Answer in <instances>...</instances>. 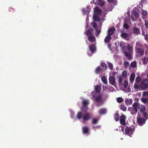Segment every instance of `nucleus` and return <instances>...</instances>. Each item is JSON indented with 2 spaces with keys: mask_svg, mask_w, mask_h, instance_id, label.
I'll use <instances>...</instances> for the list:
<instances>
[{
  "mask_svg": "<svg viewBox=\"0 0 148 148\" xmlns=\"http://www.w3.org/2000/svg\"><path fill=\"white\" fill-rule=\"evenodd\" d=\"M121 109L124 111H125L126 110L127 108L124 105H121Z\"/></svg>",
  "mask_w": 148,
  "mask_h": 148,
  "instance_id": "de8ad7c7",
  "label": "nucleus"
},
{
  "mask_svg": "<svg viewBox=\"0 0 148 148\" xmlns=\"http://www.w3.org/2000/svg\"><path fill=\"white\" fill-rule=\"evenodd\" d=\"M136 66V63L135 61L132 62L131 64V66L133 68L135 67Z\"/></svg>",
  "mask_w": 148,
  "mask_h": 148,
  "instance_id": "ea45409f",
  "label": "nucleus"
},
{
  "mask_svg": "<svg viewBox=\"0 0 148 148\" xmlns=\"http://www.w3.org/2000/svg\"><path fill=\"white\" fill-rule=\"evenodd\" d=\"M135 77V74L134 73H132L130 76V82L131 83H133Z\"/></svg>",
  "mask_w": 148,
  "mask_h": 148,
  "instance_id": "b1692460",
  "label": "nucleus"
},
{
  "mask_svg": "<svg viewBox=\"0 0 148 148\" xmlns=\"http://www.w3.org/2000/svg\"><path fill=\"white\" fill-rule=\"evenodd\" d=\"M98 112L100 114H104L106 113V110L105 108H102L100 109L99 110Z\"/></svg>",
  "mask_w": 148,
  "mask_h": 148,
  "instance_id": "4be33fe9",
  "label": "nucleus"
},
{
  "mask_svg": "<svg viewBox=\"0 0 148 148\" xmlns=\"http://www.w3.org/2000/svg\"><path fill=\"white\" fill-rule=\"evenodd\" d=\"M104 69H101L99 66H98L95 70V72L97 73H100L104 71Z\"/></svg>",
  "mask_w": 148,
  "mask_h": 148,
  "instance_id": "2eb2a0df",
  "label": "nucleus"
},
{
  "mask_svg": "<svg viewBox=\"0 0 148 148\" xmlns=\"http://www.w3.org/2000/svg\"><path fill=\"white\" fill-rule=\"evenodd\" d=\"M140 87L142 89L148 88V79H144L140 84Z\"/></svg>",
  "mask_w": 148,
  "mask_h": 148,
  "instance_id": "20e7f679",
  "label": "nucleus"
},
{
  "mask_svg": "<svg viewBox=\"0 0 148 148\" xmlns=\"http://www.w3.org/2000/svg\"><path fill=\"white\" fill-rule=\"evenodd\" d=\"M133 102V101L132 99H130L129 100L128 99H126L125 101V103L126 105L130 104H132Z\"/></svg>",
  "mask_w": 148,
  "mask_h": 148,
  "instance_id": "c756f323",
  "label": "nucleus"
},
{
  "mask_svg": "<svg viewBox=\"0 0 148 148\" xmlns=\"http://www.w3.org/2000/svg\"><path fill=\"white\" fill-rule=\"evenodd\" d=\"M128 36V34L125 32L122 33L121 34V37L125 39H126V38Z\"/></svg>",
  "mask_w": 148,
  "mask_h": 148,
  "instance_id": "a878e982",
  "label": "nucleus"
},
{
  "mask_svg": "<svg viewBox=\"0 0 148 148\" xmlns=\"http://www.w3.org/2000/svg\"><path fill=\"white\" fill-rule=\"evenodd\" d=\"M100 126H94L93 127V128L94 129H99V128H100Z\"/></svg>",
  "mask_w": 148,
  "mask_h": 148,
  "instance_id": "13d9d810",
  "label": "nucleus"
},
{
  "mask_svg": "<svg viewBox=\"0 0 148 148\" xmlns=\"http://www.w3.org/2000/svg\"><path fill=\"white\" fill-rule=\"evenodd\" d=\"M96 31L95 32V35L97 37L98 35L100 33L101 31L99 29H96Z\"/></svg>",
  "mask_w": 148,
  "mask_h": 148,
  "instance_id": "79ce46f5",
  "label": "nucleus"
},
{
  "mask_svg": "<svg viewBox=\"0 0 148 148\" xmlns=\"http://www.w3.org/2000/svg\"><path fill=\"white\" fill-rule=\"evenodd\" d=\"M142 34L145 36V40L148 41V34H147V32L145 34V32L143 30Z\"/></svg>",
  "mask_w": 148,
  "mask_h": 148,
  "instance_id": "c85d7f7f",
  "label": "nucleus"
},
{
  "mask_svg": "<svg viewBox=\"0 0 148 148\" xmlns=\"http://www.w3.org/2000/svg\"><path fill=\"white\" fill-rule=\"evenodd\" d=\"M100 67L101 69H104V71L106 70V65L104 63H102L101 64Z\"/></svg>",
  "mask_w": 148,
  "mask_h": 148,
  "instance_id": "72a5a7b5",
  "label": "nucleus"
},
{
  "mask_svg": "<svg viewBox=\"0 0 148 148\" xmlns=\"http://www.w3.org/2000/svg\"><path fill=\"white\" fill-rule=\"evenodd\" d=\"M99 119L96 118H93L92 120V124H96L97 123Z\"/></svg>",
  "mask_w": 148,
  "mask_h": 148,
  "instance_id": "e433bc0d",
  "label": "nucleus"
},
{
  "mask_svg": "<svg viewBox=\"0 0 148 148\" xmlns=\"http://www.w3.org/2000/svg\"><path fill=\"white\" fill-rule=\"evenodd\" d=\"M122 75L124 77H126L127 76V73L126 71H123L122 73Z\"/></svg>",
  "mask_w": 148,
  "mask_h": 148,
  "instance_id": "603ef678",
  "label": "nucleus"
},
{
  "mask_svg": "<svg viewBox=\"0 0 148 148\" xmlns=\"http://www.w3.org/2000/svg\"><path fill=\"white\" fill-rule=\"evenodd\" d=\"M88 40L90 42H93L95 41L96 38L95 36L93 35L89 36L88 37Z\"/></svg>",
  "mask_w": 148,
  "mask_h": 148,
  "instance_id": "dca6fc26",
  "label": "nucleus"
},
{
  "mask_svg": "<svg viewBox=\"0 0 148 148\" xmlns=\"http://www.w3.org/2000/svg\"><path fill=\"white\" fill-rule=\"evenodd\" d=\"M148 96V91L144 92L142 95V97H145Z\"/></svg>",
  "mask_w": 148,
  "mask_h": 148,
  "instance_id": "37998d69",
  "label": "nucleus"
},
{
  "mask_svg": "<svg viewBox=\"0 0 148 148\" xmlns=\"http://www.w3.org/2000/svg\"><path fill=\"white\" fill-rule=\"evenodd\" d=\"M101 79L103 82L105 84H107V81L106 77L105 76H103L101 78Z\"/></svg>",
  "mask_w": 148,
  "mask_h": 148,
  "instance_id": "c9c22d12",
  "label": "nucleus"
},
{
  "mask_svg": "<svg viewBox=\"0 0 148 148\" xmlns=\"http://www.w3.org/2000/svg\"><path fill=\"white\" fill-rule=\"evenodd\" d=\"M124 65L125 67H127L129 65V63L127 61H125L124 63Z\"/></svg>",
  "mask_w": 148,
  "mask_h": 148,
  "instance_id": "5fc2aeb1",
  "label": "nucleus"
},
{
  "mask_svg": "<svg viewBox=\"0 0 148 148\" xmlns=\"http://www.w3.org/2000/svg\"><path fill=\"white\" fill-rule=\"evenodd\" d=\"M108 66L110 69L111 70H112L113 68V64L111 63H108Z\"/></svg>",
  "mask_w": 148,
  "mask_h": 148,
  "instance_id": "49530a36",
  "label": "nucleus"
},
{
  "mask_svg": "<svg viewBox=\"0 0 148 148\" xmlns=\"http://www.w3.org/2000/svg\"><path fill=\"white\" fill-rule=\"evenodd\" d=\"M136 52L137 54L139 56H142L144 55V49L143 48H138L135 49Z\"/></svg>",
  "mask_w": 148,
  "mask_h": 148,
  "instance_id": "423d86ee",
  "label": "nucleus"
},
{
  "mask_svg": "<svg viewBox=\"0 0 148 148\" xmlns=\"http://www.w3.org/2000/svg\"><path fill=\"white\" fill-rule=\"evenodd\" d=\"M88 31L89 32V34L90 35H93V30L91 28H90L89 29H88Z\"/></svg>",
  "mask_w": 148,
  "mask_h": 148,
  "instance_id": "864d4df0",
  "label": "nucleus"
},
{
  "mask_svg": "<svg viewBox=\"0 0 148 148\" xmlns=\"http://www.w3.org/2000/svg\"><path fill=\"white\" fill-rule=\"evenodd\" d=\"M83 114L82 112H78L77 115V117L78 119H79L82 118Z\"/></svg>",
  "mask_w": 148,
  "mask_h": 148,
  "instance_id": "473e14b6",
  "label": "nucleus"
},
{
  "mask_svg": "<svg viewBox=\"0 0 148 148\" xmlns=\"http://www.w3.org/2000/svg\"><path fill=\"white\" fill-rule=\"evenodd\" d=\"M9 10L11 12H14L15 11V9L12 8H9Z\"/></svg>",
  "mask_w": 148,
  "mask_h": 148,
  "instance_id": "6e6d98bb",
  "label": "nucleus"
},
{
  "mask_svg": "<svg viewBox=\"0 0 148 148\" xmlns=\"http://www.w3.org/2000/svg\"><path fill=\"white\" fill-rule=\"evenodd\" d=\"M99 15L94 14V15H93V20L95 21H100V20H101L99 16Z\"/></svg>",
  "mask_w": 148,
  "mask_h": 148,
  "instance_id": "412c9836",
  "label": "nucleus"
},
{
  "mask_svg": "<svg viewBox=\"0 0 148 148\" xmlns=\"http://www.w3.org/2000/svg\"><path fill=\"white\" fill-rule=\"evenodd\" d=\"M132 31L133 33L138 35L140 34V32L139 28L136 27H134L133 28Z\"/></svg>",
  "mask_w": 148,
  "mask_h": 148,
  "instance_id": "ddd939ff",
  "label": "nucleus"
},
{
  "mask_svg": "<svg viewBox=\"0 0 148 148\" xmlns=\"http://www.w3.org/2000/svg\"><path fill=\"white\" fill-rule=\"evenodd\" d=\"M141 14L142 15V18L144 19L145 18V17L148 15V12L147 11L142 10Z\"/></svg>",
  "mask_w": 148,
  "mask_h": 148,
  "instance_id": "f3484780",
  "label": "nucleus"
},
{
  "mask_svg": "<svg viewBox=\"0 0 148 148\" xmlns=\"http://www.w3.org/2000/svg\"><path fill=\"white\" fill-rule=\"evenodd\" d=\"M141 100L142 102L144 103H147L148 104V99L147 98H144L143 97L141 99Z\"/></svg>",
  "mask_w": 148,
  "mask_h": 148,
  "instance_id": "f704fd0d",
  "label": "nucleus"
},
{
  "mask_svg": "<svg viewBox=\"0 0 148 148\" xmlns=\"http://www.w3.org/2000/svg\"><path fill=\"white\" fill-rule=\"evenodd\" d=\"M133 14L135 17L137 18L138 16V12L136 11H134L133 12Z\"/></svg>",
  "mask_w": 148,
  "mask_h": 148,
  "instance_id": "8fccbe9b",
  "label": "nucleus"
},
{
  "mask_svg": "<svg viewBox=\"0 0 148 148\" xmlns=\"http://www.w3.org/2000/svg\"><path fill=\"white\" fill-rule=\"evenodd\" d=\"M129 26L127 23H124L123 25V27L126 29H127L129 28Z\"/></svg>",
  "mask_w": 148,
  "mask_h": 148,
  "instance_id": "09e8293b",
  "label": "nucleus"
},
{
  "mask_svg": "<svg viewBox=\"0 0 148 148\" xmlns=\"http://www.w3.org/2000/svg\"><path fill=\"white\" fill-rule=\"evenodd\" d=\"M81 110L83 112H86L88 110L87 106H83L81 108Z\"/></svg>",
  "mask_w": 148,
  "mask_h": 148,
  "instance_id": "58836bf2",
  "label": "nucleus"
},
{
  "mask_svg": "<svg viewBox=\"0 0 148 148\" xmlns=\"http://www.w3.org/2000/svg\"><path fill=\"white\" fill-rule=\"evenodd\" d=\"M102 88L103 90H105L106 89V86H103Z\"/></svg>",
  "mask_w": 148,
  "mask_h": 148,
  "instance_id": "bf43d9fd",
  "label": "nucleus"
},
{
  "mask_svg": "<svg viewBox=\"0 0 148 148\" xmlns=\"http://www.w3.org/2000/svg\"><path fill=\"white\" fill-rule=\"evenodd\" d=\"M93 2H94L95 4H98L100 6H102L104 5V3L101 0H96V3L95 2V0L93 1Z\"/></svg>",
  "mask_w": 148,
  "mask_h": 148,
  "instance_id": "6ab92c4d",
  "label": "nucleus"
},
{
  "mask_svg": "<svg viewBox=\"0 0 148 148\" xmlns=\"http://www.w3.org/2000/svg\"><path fill=\"white\" fill-rule=\"evenodd\" d=\"M134 129L130 127H128L127 126H126L125 129V134L130 136H131L134 131Z\"/></svg>",
  "mask_w": 148,
  "mask_h": 148,
  "instance_id": "7ed1b4c3",
  "label": "nucleus"
},
{
  "mask_svg": "<svg viewBox=\"0 0 148 148\" xmlns=\"http://www.w3.org/2000/svg\"><path fill=\"white\" fill-rule=\"evenodd\" d=\"M147 77H148V74H147Z\"/></svg>",
  "mask_w": 148,
  "mask_h": 148,
  "instance_id": "0e129e2a",
  "label": "nucleus"
},
{
  "mask_svg": "<svg viewBox=\"0 0 148 148\" xmlns=\"http://www.w3.org/2000/svg\"><path fill=\"white\" fill-rule=\"evenodd\" d=\"M118 81L119 86H123V79L121 77H119L118 79Z\"/></svg>",
  "mask_w": 148,
  "mask_h": 148,
  "instance_id": "cd10ccee",
  "label": "nucleus"
},
{
  "mask_svg": "<svg viewBox=\"0 0 148 148\" xmlns=\"http://www.w3.org/2000/svg\"><path fill=\"white\" fill-rule=\"evenodd\" d=\"M110 45H108V47H110Z\"/></svg>",
  "mask_w": 148,
  "mask_h": 148,
  "instance_id": "e2e57ef3",
  "label": "nucleus"
},
{
  "mask_svg": "<svg viewBox=\"0 0 148 148\" xmlns=\"http://www.w3.org/2000/svg\"><path fill=\"white\" fill-rule=\"evenodd\" d=\"M145 106L140 104L137 103H134L132 105V107H129L128 110L130 111L131 114H136L138 111V116L137 117V121L140 126H142L146 122L148 119V115L145 112Z\"/></svg>",
  "mask_w": 148,
  "mask_h": 148,
  "instance_id": "f257e3e1",
  "label": "nucleus"
},
{
  "mask_svg": "<svg viewBox=\"0 0 148 148\" xmlns=\"http://www.w3.org/2000/svg\"><path fill=\"white\" fill-rule=\"evenodd\" d=\"M83 132L84 134L87 133L89 131V129L86 126H84L82 128Z\"/></svg>",
  "mask_w": 148,
  "mask_h": 148,
  "instance_id": "393cba45",
  "label": "nucleus"
},
{
  "mask_svg": "<svg viewBox=\"0 0 148 148\" xmlns=\"http://www.w3.org/2000/svg\"><path fill=\"white\" fill-rule=\"evenodd\" d=\"M141 78L140 77H137L136 79L135 83H139L141 81Z\"/></svg>",
  "mask_w": 148,
  "mask_h": 148,
  "instance_id": "4c0bfd02",
  "label": "nucleus"
},
{
  "mask_svg": "<svg viewBox=\"0 0 148 148\" xmlns=\"http://www.w3.org/2000/svg\"><path fill=\"white\" fill-rule=\"evenodd\" d=\"M143 48V45L140 42H136V44L135 49L138 48Z\"/></svg>",
  "mask_w": 148,
  "mask_h": 148,
  "instance_id": "a211bd4d",
  "label": "nucleus"
},
{
  "mask_svg": "<svg viewBox=\"0 0 148 148\" xmlns=\"http://www.w3.org/2000/svg\"><path fill=\"white\" fill-rule=\"evenodd\" d=\"M142 61L143 62V64H146L148 62V58L146 57L142 58Z\"/></svg>",
  "mask_w": 148,
  "mask_h": 148,
  "instance_id": "7c9ffc66",
  "label": "nucleus"
},
{
  "mask_svg": "<svg viewBox=\"0 0 148 148\" xmlns=\"http://www.w3.org/2000/svg\"><path fill=\"white\" fill-rule=\"evenodd\" d=\"M112 37L108 35L105 38L104 41L106 43H108L112 39Z\"/></svg>",
  "mask_w": 148,
  "mask_h": 148,
  "instance_id": "aec40b11",
  "label": "nucleus"
},
{
  "mask_svg": "<svg viewBox=\"0 0 148 148\" xmlns=\"http://www.w3.org/2000/svg\"><path fill=\"white\" fill-rule=\"evenodd\" d=\"M101 89L100 86L99 85H97L95 87V90L92 91L91 94H97V93L99 94Z\"/></svg>",
  "mask_w": 148,
  "mask_h": 148,
  "instance_id": "6e6552de",
  "label": "nucleus"
},
{
  "mask_svg": "<svg viewBox=\"0 0 148 148\" xmlns=\"http://www.w3.org/2000/svg\"><path fill=\"white\" fill-rule=\"evenodd\" d=\"M92 96V99H94V101L97 102H99L101 101L102 99L101 96L99 94L97 95V94H91Z\"/></svg>",
  "mask_w": 148,
  "mask_h": 148,
  "instance_id": "39448f33",
  "label": "nucleus"
},
{
  "mask_svg": "<svg viewBox=\"0 0 148 148\" xmlns=\"http://www.w3.org/2000/svg\"><path fill=\"white\" fill-rule=\"evenodd\" d=\"M109 3H111L113 1V0H107Z\"/></svg>",
  "mask_w": 148,
  "mask_h": 148,
  "instance_id": "052dcab7",
  "label": "nucleus"
},
{
  "mask_svg": "<svg viewBox=\"0 0 148 148\" xmlns=\"http://www.w3.org/2000/svg\"><path fill=\"white\" fill-rule=\"evenodd\" d=\"M120 119V123L123 125H126L125 122V120L126 119V116L124 114H123L121 115Z\"/></svg>",
  "mask_w": 148,
  "mask_h": 148,
  "instance_id": "0eeeda50",
  "label": "nucleus"
},
{
  "mask_svg": "<svg viewBox=\"0 0 148 148\" xmlns=\"http://www.w3.org/2000/svg\"><path fill=\"white\" fill-rule=\"evenodd\" d=\"M89 47L90 50L92 53H94L96 51V46L94 44L89 46Z\"/></svg>",
  "mask_w": 148,
  "mask_h": 148,
  "instance_id": "f8f14e48",
  "label": "nucleus"
},
{
  "mask_svg": "<svg viewBox=\"0 0 148 148\" xmlns=\"http://www.w3.org/2000/svg\"><path fill=\"white\" fill-rule=\"evenodd\" d=\"M133 49L132 46H131L130 45H127L126 51H124L125 55L127 58L129 60L132 59V55L133 53Z\"/></svg>",
  "mask_w": 148,
  "mask_h": 148,
  "instance_id": "f03ea898",
  "label": "nucleus"
},
{
  "mask_svg": "<svg viewBox=\"0 0 148 148\" xmlns=\"http://www.w3.org/2000/svg\"><path fill=\"white\" fill-rule=\"evenodd\" d=\"M101 10L97 7H96L94 10V14L100 15L101 14Z\"/></svg>",
  "mask_w": 148,
  "mask_h": 148,
  "instance_id": "4468645a",
  "label": "nucleus"
},
{
  "mask_svg": "<svg viewBox=\"0 0 148 148\" xmlns=\"http://www.w3.org/2000/svg\"><path fill=\"white\" fill-rule=\"evenodd\" d=\"M124 128H122L121 130L122 132H124Z\"/></svg>",
  "mask_w": 148,
  "mask_h": 148,
  "instance_id": "680f3d73",
  "label": "nucleus"
},
{
  "mask_svg": "<svg viewBox=\"0 0 148 148\" xmlns=\"http://www.w3.org/2000/svg\"><path fill=\"white\" fill-rule=\"evenodd\" d=\"M89 104V101L87 100H84L82 101L83 106H87Z\"/></svg>",
  "mask_w": 148,
  "mask_h": 148,
  "instance_id": "bb28decb",
  "label": "nucleus"
},
{
  "mask_svg": "<svg viewBox=\"0 0 148 148\" xmlns=\"http://www.w3.org/2000/svg\"><path fill=\"white\" fill-rule=\"evenodd\" d=\"M128 85V82L127 80H125L124 81L123 85L125 88H126Z\"/></svg>",
  "mask_w": 148,
  "mask_h": 148,
  "instance_id": "a18cd8bd",
  "label": "nucleus"
},
{
  "mask_svg": "<svg viewBox=\"0 0 148 148\" xmlns=\"http://www.w3.org/2000/svg\"><path fill=\"white\" fill-rule=\"evenodd\" d=\"M90 114L89 112L86 113L84 114L82 117L83 120L84 121H87L90 118Z\"/></svg>",
  "mask_w": 148,
  "mask_h": 148,
  "instance_id": "1a4fd4ad",
  "label": "nucleus"
},
{
  "mask_svg": "<svg viewBox=\"0 0 148 148\" xmlns=\"http://www.w3.org/2000/svg\"><path fill=\"white\" fill-rule=\"evenodd\" d=\"M91 26L93 27L95 29H96L97 27V24L95 22H92L91 24Z\"/></svg>",
  "mask_w": 148,
  "mask_h": 148,
  "instance_id": "c03bdc74",
  "label": "nucleus"
},
{
  "mask_svg": "<svg viewBox=\"0 0 148 148\" xmlns=\"http://www.w3.org/2000/svg\"><path fill=\"white\" fill-rule=\"evenodd\" d=\"M115 30V29L114 27H112L111 28H110L108 30V35H109L110 36L112 35L114 33Z\"/></svg>",
  "mask_w": 148,
  "mask_h": 148,
  "instance_id": "9b49d317",
  "label": "nucleus"
},
{
  "mask_svg": "<svg viewBox=\"0 0 148 148\" xmlns=\"http://www.w3.org/2000/svg\"><path fill=\"white\" fill-rule=\"evenodd\" d=\"M138 83H135L134 86V89L137 91H138L140 90V86L138 84Z\"/></svg>",
  "mask_w": 148,
  "mask_h": 148,
  "instance_id": "2f4dec72",
  "label": "nucleus"
},
{
  "mask_svg": "<svg viewBox=\"0 0 148 148\" xmlns=\"http://www.w3.org/2000/svg\"><path fill=\"white\" fill-rule=\"evenodd\" d=\"M145 25L146 29H148V20H146L145 21Z\"/></svg>",
  "mask_w": 148,
  "mask_h": 148,
  "instance_id": "3c124183",
  "label": "nucleus"
},
{
  "mask_svg": "<svg viewBox=\"0 0 148 148\" xmlns=\"http://www.w3.org/2000/svg\"><path fill=\"white\" fill-rule=\"evenodd\" d=\"M119 118H120V117L119 113L117 112H116L114 114V118L115 120L116 121H118L119 119Z\"/></svg>",
  "mask_w": 148,
  "mask_h": 148,
  "instance_id": "5701e85b",
  "label": "nucleus"
},
{
  "mask_svg": "<svg viewBox=\"0 0 148 148\" xmlns=\"http://www.w3.org/2000/svg\"><path fill=\"white\" fill-rule=\"evenodd\" d=\"M109 82L110 84L113 85H114L115 84V78L113 76H110L109 78Z\"/></svg>",
  "mask_w": 148,
  "mask_h": 148,
  "instance_id": "9d476101",
  "label": "nucleus"
},
{
  "mask_svg": "<svg viewBox=\"0 0 148 148\" xmlns=\"http://www.w3.org/2000/svg\"><path fill=\"white\" fill-rule=\"evenodd\" d=\"M117 101L119 103H121L123 101V99L121 97H119L117 99Z\"/></svg>",
  "mask_w": 148,
  "mask_h": 148,
  "instance_id": "a19ab883",
  "label": "nucleus"
},
{
  "mask_svg": "<svg viewBox=\"0 0 148 148\" xmlns=\"http://www.w3.org/2000/svg\"><path fill=\"white\" fill-rule=\"evenodd\" d=\"M85 34L87 36H89V32L88 31V30H87L85 32Z\"/></svg>",
  "mask_w": 148,
  "mask_h": 148,
  "instance_id": "4d7b16f0",
  "label": "nucleus"
}]
</instances>
